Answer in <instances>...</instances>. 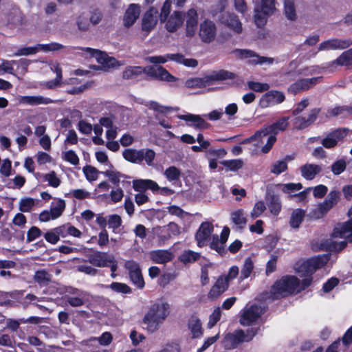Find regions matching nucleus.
Returning <instances> with one entry per match:
<instances>
[{
  "mask_svg": "<svg viewBox=\"0 0 352 352\" xmlns=\"http://www.w3.org/2000/svg\"><path fill=\"white\" fill-rule=\"evenodd\" d=\"M167 60H170L179 64H182L188 67H195L198 62L194 58H186L182 54H166Z\"/></svg>",
  "mask_w": 352,
  "mask_h": 352,
  "instance_id": "58836bf2",
  "label": "nucleus"
},
{
  "mask_svg": "<svg viewBox=\"0 0 352 352\" xmlns=\"http://www.w3.org/2000/svg\"><path fill=\"white\" fill-rule=\"evenodd\" d=\"M149 256L153 262L160 264L168 263L173 258V253L166 250L151 251L149 254Z\"/></svg>",
  "mask_w": 352,
  "mask_h": 352,
  "instance_id": "e433bc0d",
  "label": "nucleus"
},
{
  "mask_svg": "<svg viewBox=\"0 0 352 352\" xmlns=\"http://www.w3.org/2000/svg\"><path fill=\"white\" fill-rule=\"evenodd\" d=\"M178 118L187 122L188 124L198 129H207L209 124L207 123L200 116L191 113L179 115Z\"/></svg>",
  "mask_w": 352,
  "mask_h": 352,
  "instance_id": "72a5a7b5",
  "label": "nucleus"
},
{
  "mask_svg": "<svg viewBox=\"0 0 352 352\" xmlns=\"http://www.w3.org/2000/svg\"><path fill=\"white\" fill-rule=\"evenodd\" d=\"M70 293L77 296L67 297V301L71 306L80 307L84 304V299L87 295V292H80L76 289H72Z\"/></svg>",
  "mask_w": 352,
  "mask_h": 352,
  "instance_id": "79ce46f5",
  "label": "nucleus"
},
{
  "mask_svg": "<svg viewBox=\"0 0 352 352\" xmlns=\"http://www.w3.org/2000/svg\"><path fill=\"white\" fill-rule=\"evenodd\" d=\"M8 23L12 28L22 30L24 28L26 20L19 8H13L8 14L7 18Z\"/></svg>",
  "mask_w": 352,
  "mask_h": 352,
  "instance_id": "cd10ccee",
  "label": "nucleus"
},
{
  "mask_svg": "<svg viewBox=\"0 0 352 352\" xmlns=\"http://www.w3.org/2000/svg\"><path fill=\"white\" fill-rule=\"evenodd\" d=\"M351 219L345 222L338 223L325 245L330 251L338 252L343 250L348 242H352V206L348 211Z\"/></svg>",
  "mask_w": 352,
  "mask_h": 352,
  "instance_id": "f257e3e1",
  "label": "nucleus"
},
{
  "mask_svg": "<svg viewBox=\"0 0 352 352\" xmlns=\"http://www.w3.org/2000/svg\"><path fill=\"white\" fill-rule=\"evenodd\" d=\"M305 212L301 209L294 210L292 214L289 221V225L294 229H298L305 217Z\"/></svg>",
  "mask_w": 352,
  "mask_h": 352,
  "instance_id": "5fc2aeb1",
  "label": "nucleus"
},
{
  "mask_svg": "<svg viewBox=\"0 0 352 352\" xmlns=\"http://www.w3.org/2000/svg\"><path fill=\"white\" fill-rule=\"evenodd\" d=\"M320 78H303L291 85L288 89L289 92L296 94L304 91L315 85Z\"/></svg>",
  "mask_w": 352,
  "mask_h": 352,
  "instance_id": "c85d7f7f",
  "label": "nucleus"
},
{
  "mask_svg": "<svg viewBox=\"0 0 352 352\" xmlns=\"http://www.w3.org/2000/svg\"><path fill=\"white\" fill-rule=\"evenodd\" d=\"M123 157L128 162L140 164V149L127 148L123 151Z\"/></svg>",
  "mask_w": 352,
  "mask_h": 352,
  "instance_id": "13d9d810",
  "label": "nucleus"
},
{
  "mask_svg": "<svg viewBox=\"0 0 352 352\" xmlns=\"http://www.w3.org/2000/svg\"><path fill=\"white\" fill-rule=\"evenodd\" d=\"M230 219L239 228H243L247 223V219L242 209L232 211L230 214Z\"/></svg>",
  "mask_w": 352,
  "mask_h": 352,
  "instance_id": "37998d69",
  "label": "nucleus"
},
{
  "mask_svg": "<svg viewBox=\"0 0 352 352\" xmlns=\"http://www.w3.org/2000/svg\"><path fill=\"white\" fill-rule=\"evenodd\" d=\"M52 279V274L45 270H38L34 275V280L41 287L47 285Z\"/></svg>",
  "mask_w": 352,
  "mask_h": 352,
  "instance_id": "3c124183",
  "label": "nucleus"
},
{
  "mask_svg": "<svg viewBox=\"0 0 352 352\" xmlns=\"http://www.w3.org/2000/svg\"><path fill=\"white\" fill-rule=\"evenodd\" d=\"M340 199V192L336 190H331L324 201L318 204L317 208L312 211V217L315 219L323 217Z\"/></svg>",
  "mask_w": 352,
  "mask_h": 352,
  "instance_id": "9d476101",
  "label": "nucleus"
},
{
  "mask_svg": "<svg viewBox=\"0 0 352 352\" xmlns=\"http://www.w3.org/2000/svg\"><path fill=\"white\" fill-rule=\"evenodd\" d=\"M256 333L257 329L254 328L249 329L246 331L242 329L236 330L232 333H228L225 336L223 339L224 346L227 349H234L242 342L252 340Z\"/></svg>",
  "mask_w": 352,
  "mask_h": 352,
  "instance_id": "1a4fd4ad",
  "label": "nucleus"
},
{
  "mask_svg": "<svg viewBox=\"0 0 352 352\" xmlns=\"http://www.w3.org/2000/svg\"><path fill=\"white\" fill-rule=\"evenodd\" d=\"M157 8L152 6L143 15L142 19V29L150 32L154 29L157 23Z\"/></svg>",
  "mask_w": 352,
  "mask_h": 352,
  "instance_id": "412c9836",
  "label": "nucleus"
},
{
  "mask_svg": "<svg viewBox=\"0 0 352 352\" xmlns=\"http://www.w3.org/2000/svg\"><path fill=\"white\" fill-rule=\"evenodd\" d=\"M20 63L22 67L25 69L27 66L28 65V60L25 59H21L19 61L17 60H3L1 61V63L0 64V71H3L4 72L8 73V74H13L14 67L13 65L16 63Z\"/></svg>",
  "mask_w": 352,
  "mask_h": 352,
  "instance_id": "c03bdc74",
  "label": "nucleus"
},
{
  "mask_svg": "<svg viewBox=\"0 0 352 352\" xmlns=\"http://www.w3.org/2000/svg\"><path fill=\"white\" fill-rule=\"evenodd\" d=\"M106 287L122 294H129L131 292V288L127 285L117 282H113L111 285L106 286Z\"/></svg>",
  "mask_w": 352,
  "mask_h": 352,
  "instance_id": "338daca9",
  "label": "nucleus"
},
{
  "mask_svg": "<svg viewBox=\"0 0 352 352\" xmlns=\"http://www.w3.org/2000/svg\"><path fill=\"white\" fill-rule=\"evenodd\" d=\"M66 207L65 200L62 199H54L51 204L50 211L56 219L60 217L63 213Z\"/></svg>",
  "mask_w": 352,
  "mask_h": 352,
  "instance_id": "8fccbe9b",
  "label": "nucleus"
},
{
  "mask_svg": "<svg viewBox=\"0 0 352 352\" xmlns=\"http://www.w3.org/2000/svg\"><path fill=\"white\" fill-rule=\"evenodd\" d=\"M276 0H261L254 10L255 24L261 28L265 25L267 19L276 11Z\"/></svg>",
  "mask_w": 352,
  "mask_h": 352,
  "instance_id": "0eeeda50",
  "label": "nucleus"
},
{
  "mask_svg": "<svg viewBox=\"0 0 352 352\" xmlns=\"http://www.w3.org/2000/svg\"><path fill=\"white\" fill-rule=\"evenodd\" d=\"M124 265L129 271L130 278L132 282L138 287L142 288L144 285V281L138 263L133 260H129L125 262Z\"/></svg>",
  "mask_w": 352,
  "mask_h": 352,
  "instance_id": "a211bd4d",
  "label": "nucleus"
},
{
  "mask_svg": "<svg viewBox=\"0 0 352 352\" xmlns=\"http://www.w3.org/2000/svg\"><path fill=\"white\" fill-rule=\"evenodd\" d=\"M228 287V284L225 278L219 277L215 284L212 287L209 293L208 298L215 299L222 294Z\"/></svg>",
  "mask_w": 352,
  "mask_h": 352,
  "instance_id": "4c0bfd02",
  "label": "nucleus"
},
{
  "mask_svg": "<svg viewBox=\"0 0 352 352\" xmlns=\"http://www.w3.org/2000/svg\"><path fill=\"white\" fill-rule=\"evenodd\" d=\"M171 4V0H166L164 2L159 18L161 23H165V28L168 32H175L182 26L184 18L180 11H174L170 14Z\"/></svg>",
  "mask_w": 352,
  "mask_h": 352,
  "instance_id": "20e7f679",
  "label": "nucleus"
},
{
  "mask_svg": "<svg viewBox=\"0 0 352 352\" xmlns=\"http://www.w3.org/2000/svg\"><path fill=\"white\" fill-rule=\"evenodd\" d=\"M347 130L345 129H338L328 134L322 141V144L327 148L334 147L338 141L346 136Z\"/></svg>",
  "mask_w": 352,
  "mask_h": 352,
  "instance_id": "7c9ffc66",
  "label": "nucleus"
},
{
  "mask_svg": "<svg viewBox=\"0 0 352 352\" xmlns=\"http://www.w3.org/2000/svg\"><path fill=\"white\" fill-rule=\"evenodd\" d=\"M320 112V109H311L307 116H298L294 119V125L297 129H303L316 120Z\"/></svg>",
  "mask_w": 352,
  "mask_h": 352,
  "instance_id": "bb28decb",
  "label": "nucleus"
},
{
  "mask_svg": "<svg viewBox=\"0 0 352 352\" xmlns=\"http://www.w3.org/2000/svg\"><path fill=\"white\" fill-rule=\"evenodd\" d=\"M221 163L230 171H236L241 168L244 164L243 161L241 159L223 160Z\"/></svg>",
  "mask_w": 352,
  "mask_h": 352,
  "instance_id": "052dcab7",
  "label": "nucleus"
},
{
  "mask_svg": "<svg viewBox=\"0 0 352 352\" xmlns=\"http://www.w3.org/2000/svg\"><path fill=\"white\" fill-rule=\"evenodd\" d=\"M104 175L109 178V179L113 184H118L120 182H127L130 184V182H126L125 179L128 178V177L125 175L122 174L121 173L116 171L115 170H108L102 173Z\"/></svg>",
  "mask_w": 352,
  "mask_h": 352,
  "instance_id": "09e8293b",
  "label": "nucleus"
},
{
  "mask_svg": "<svg viewBox=\"0 0 352 352\" xmlns=\"http://www.w3.org/2000/svg\"><path fill=\"white\" fill-rule=\"evenodd\" d=\"M264 313V309L261 306L252 305L243 309L241 318L240 324L243 326H250L261 316Z\"/></svg>",
  "mask_w": 352,
  "mask_h": 352,
  "instance_id": "f8f14e48",
  "label": "nucleus"
},
{
  "mask_svg": "<svg viewBox=\"0 0 352 352\" xmlns=\"http://www.w3.org/2000/svg\"><path fill=\"white\" fill-rule=\"evenodd\" d=\"M283 14L287 20L295 22L298 19L297 6L295 0H283Z\"/></svg>",
  "mask_w": 352,
  "mask_h": 352,
  "instance_id": "f704fd0d",
  "label": "nucleus"
},
{
  "mask_svg": "<svg viewBox=\"0 0 352 352\" xmlns=\"http://www.w3.org/2000/svg\"><path fill=\"white\" fill-rule=\"evenodd\" d=\"M236 75L226 70L214 72L209 76L202 78H192L185 82L188 88H203L212 85L214 81L234 79Z\"/></svg>",
  "mask_w": 352,
  "mask_h": 352,
  "instance_id": "423d86ee",
  "label": "nucleus"
},
{
  "mask_svg": "<svg viewBox=\"0 0 352 352\" xmlns=\"http://www.w3.org/2000/svg\"><path fill=\"white\" fill-rule=\"evenodd\" d=\"M63 85L74 86L72 89H69L67 91V94L72 95L80 94L91 86V83L89 82L81 84L80 80L76 77H72L65 80L63 81Z\"/></svg>",
  "mask_w": 352,
  "mask_h": 352,
  "instance_id": "2f4dec72",
  "label": "nucleus"
},
{
  "mask_svg": "<svg viewBox=\"0 0 352 352\" xmlns=\"http://www.w3.org/2000/svg\"><path fill=\"white\" fill-rule=\"evenodd\" d=\"M213 232V226L211 223L206 221L203 222L198 230L197 231L195 238L197 245L201 247L205 245L206 242Z\"/></svg>",
  "mask_w": 352,
  "mask_h": 352,
  "instance_id": "c756f323",
  "label": "nucleus"
},
{
  "mask_svg": "<svg viewBox=\"0 0 352 352\" xmlns=\"http://www.w3.org/2000/svg\"><path fill=\"white\" fill-rule=\"evenodd\" d=\"M170 312V305L163 300H159L152 304L142 320L147 331L154 333L157 331Z\"/></svg>",
  "mask_w": 352,
  "mask_h": 352,
  "instance_id": "7ed1b4c3",
  "label": "nucleus"
},
{
  "mask_svg": "<svg viewBox=\"0 0 352 352\" xmlns=\"http://www.w3.org/2000/svg\"><path fill=\"white\" fill-rule=\"evenodd\" d=\"M83 173L89 182L96 181L98 177L99 171L91 166H86L83 168Z\"/></svg>",
  "mask_w": 352,
  "mask_h": 352,
  "instance_id": "774afa93",
  "label": "nucleus"
},
{
  "mask_svg": "<svg viewBox=\"0 0 352 352\" xmlns=\"http://www.w3.org/2000/svg\"><path fill=\"white\" fill-rule=\"evenodd\" d=\"M188 328L193 338H200L203 335V329L200 320L195 316H192L188 320Z\"/></svg>",
  "mask_w": 352,
  "mask_h": 352,
  "instance_id": "a19ab883",
  "label": "nucleus"
},
{
  "mask_svg": "<svg viewBox=\"0 0 352 352\" xmlns=\"http://www.w3.org/2000/svg\"><path fill=\"white\" fill-rule=\"evenodd\" d=\"M164 176L170 182H175L179 180L182 175V171L179 168L175 166H171L167 168L164 173Z\"/></svg>",
  "mask_w": 352,
  "mask_h": 352,
  "instance_id": "6e6d98bb",
  "label": "nucleus"
},
{
  "mask_svg": "<svg viewBox=\"0 0 352 352\" xmlns=\"http://www.w3.org/2000/svg\"><path fill=\"white\" fill-rule=\"evenodd\" d=\"M285 100L282 92L271 91L263 95L260 99L259 104L261 108H267L270 106L280 104Z\"/></svg>",
  "mask_w": 352,
  "mask_h": 352,
  "instance_id": "393cba45",
  "label": "nucleus"
},
{
  "mask_svg": "<svg viewBox=\"0 0 352 352\" xmlns=\"http://www.w3.org/2000/svg\"><path fill=\"white\" fill-rule=\"evenodd\" d=\"M40 52L39 44H37L34 46L30 47H24L19 49L15 53V56H29L35 54Z\"/></svg>",
  "mask_w": 352,
  "mask_h": 352,
  "instance_id": "e2e57ef3",
  "label": "nucleus"
},
{
  "mask_svg": "<svg viewBox=\"0 0 352 352\" xmlns=\"http://www.w3.org/2000/svg\"><path fill=\"white\" fill-rule=\"evenodd\" d=\"M329 260V256L328 254L318 255L303 261L297 267L296 270L298 273L301 274L302 276H305L306 278L311 280L310 276L318 269L325 265Z\"/></svg>",
  "mask_w": 352,
  "mask_h": 352,
  "instance_id": "6e6552de",
  "label": "nucleus"
},
{
  "mask_svg": "<svg viewBox=\"0 0 352 352\" xmlns=\"http://www.w3.org/2000/svg\"><path fill=\"white\" fill-rule=\"evenodd\" d=\"M145 74L159 80H164L167 82H174L176 80L175 77L161 66L146 67Z\"/></svg>",
  "mask_w": 352,
  "mask_h": 352,
  "instance_id": "4be33fe9",
  "label": "nucleus"
},
{
  "mask_svg": "<svg viewBox=\"0 0 352 352\" xmlns=\"http://www.w3.org/2000/svg\"><path fill=\"white\" fill-rule=\"evenodd\" d=\"M76 49L81 50L82 54L86 58H96L104 71L119 68L125 65L124 61L118 60L114 57L110 56L107 53L98 50L91 47H77Z\"/></svg>",
  "mask_w": 352,
  "mask_h": 352,
  "instance_id": "39448f33",
  "label": "nucleus"
},
{
  "mask_svg": "<svg viewBox=\"0 0 352 352\" xmlns=\"http://www.w3.org/2000/svg\"><path fill=\"white\" fill-rule=\"evenodd\" d=\"M155 151L151 148L140 149V164L144 162L148 166L155 167Z\"/></svg>",
  "mask_w": 352,
  "mask_h": 352,
  "instance_id": "ea45409f",
  "label": "nucleus"
},
{
  "mask_svg": "<svg viewBox=\"0 0 352 352\" xmlns=\"http://www.w3.org/2000/svg\"><path fill=\"white\" fill-rule=\"evenodd\" d=\"M18 101L21 104L36 106L40 104H48L53 102V100L49 98L42 96H21L18 98Z\"/></svg>",
  "mask_w": 352,
  "mask_h": 352,
  "instance_id": "c9c22d12",
  "label": "nucleus"
},
{
  "mask_svg": "<svg viewBox=\"0 0 352 352\" xmlns=\"http://www.w3.org/2000/svg\"><path fill=\"white\" fill-rule=\"evenodd\" d=\"M216 35L217 26L213 21L206 19L200 23L199 36L202 42L210 43L214 40Z\"/></svg>",
  "mask_w": 352,
  "mask_h": 352,
  "instance_id": "2eb2a0df",
  "label": "nucleus"
},
{
  "mask_svg": "<svg viewBox=\"0 0 352 352\" xmlns=\"http://www.w3.org/2000/svg\"><path fill=\"white\" fill-rule=\"evenodd\" d=\"M352 114V106H338L329 108L327 112V117L338 116H346Z\"/></svg>",
  "mask_w": 352,
  "mask_h": 352,
  "instance_id": "a18cd8bd",
  "label": "nucleus"
},
{
  "mask_svg": "<svg viewBox=\"0 0 352 352\" xmlns=\"http://www.w3.org/2000/svg\"><path fill=\"white\" fill-rule=\"evenodd\" d=\"M288 120L289 118L283 117L276 122L263 127L254 133V137L253 138L256 137L259 138L262 135L272 134V135H275L279 131H284L287 127Z\"/></svg>",
  "mask_w": 352,
  "mask_h": 352,
  "instance_id": "6ab92c4d",
  "label": "nucleus"
},
{
  "mask_svg": "<svg viewBox=\"0 0 352 352\" xmlns=\"http://www.w3.org/2000/svg\"><path fill=\"white\" fill-rule=\"evenodd\" d=\"M352 45V40L333 38L326 40L319 44L318 51L342 50L349 47Z\"/></svg>",
  "mask_w": 352,
  "mask_h": 352,
  "instance_id": "dca6fc26",
  "label": "nucleus"
},
{
  "mask_svg": "<svg viewBox=\"0 0 352 352\" xmlns=\"http://www.w3.org/2000/svg\"><path fill=\"white\" fill-rule=\"evenodd\" d=\"M311 283L310 278H305L300 282L294 276H284L277 280L272 287L270 292L274 298L286 297L289 295L298 294Z\"/></svg>",
  "mask_w": 352,
  "mask_h": 352,
  "instance_id": "f03ea898",
  "label": "nucleus"
},
{
  "mask_svg": "<svg viewBox=\"0 0 352 352\" xmlns=\"http://www.w3.org/2000/svg\"><path fill=\"white\" fill-rule=\"evenodd\" d=\"M184 16L186 19V35L188 37H192L197 30V11L195 8H191L186 12Z\"/></svg>",
  "mask_w": 352,
  "mask_h": 352,
  "instance_id": "aec40b11",
  "label": "nucleus"
},
{
  "mask_svg": "<svg viewBox=\"0 0 352 352\" xmlns=\"http://www.w3.org/2000/svg\"><path fill=\"white\" fill-rule=\"evenodd\" d=\"M331 64L339 66H352V48L342 52Z\"/></svg>",
  "mask_w": 352,
  "mask_h": 352,
  "instance_id": "49530a36",
  "label": "nucleus"
},
{
  "mask_svg": "<svg viewBox=\"0 0 352 352\" xmlns=\"http://www.w3.org/2000/svg\"><path fill=\"white\" fill-rule=\"evenodd\" d=\"M153 232L160 243H164L171 237L178 236L181 233V228L176 223L171 222L164 226L153 228Z\"/></svg>",
  "mask_w": 352,
  "mask_h": 352,
  "instance_id": "9b49d317",
  "label": "nucleus"
},
{
  "mask_svg": "<svg viewBox=\"0 0 352 352\" xmlns=\"http://www.w3.org/2000/svg\"><path fill=\"white\" fill-rule=\"evenodd\" d=\"M41 177H42L45 182H47L49 185L54 188H57L60 184V179L54 171L41 175Z\"/></svg>",
  "mask_w": 352,
  "mask_h": 352,
  "instance_id": "0e129e2a",
  "label": "nucleus"
},
{
  "mask_svg": "<svg viewBox=\"0 0 352 352\" xmlns=\"http://www.w3.org/2000/svg\"><path fill=\"white\" fill-rule=\"evenodd\" d=\"M287 169V163L285 160H278L271 166L270 171L275 175H280Z\"/></svg>",
  "mask_w": 352,
  "mask_h": 352,
  "instance_id": "69168bd1",
  "label": "nucleus"
},
{
  "mask_svg": "<svg viewBox=\"0 0 352 352\" xmlns=\"http://www.w3.org/2000/svg\"><path fill=\"white\" fill-rule=\"evenodd\" d=\"M141 7L139 4L131 3L123 16V25L126 28L132 26L139 18Z\"/></svg>",
  "mask_w": 352,
  "mask_h": 352,
  "instance_id": "a878e982",
  "label": "nucleus"
},
{
  "mask_svg": "<svg viewBox=\"0 0 352 352\" xmlns=\"http://www.w3.org/2000/svg\"><path fill=\"white\" fill-rule=\"evenodd\" d=\"M232 54L235 57L239 58H251L250 61L253 64L272 65L274 63V58L260 56L254 52L249 50L236 49L232 52Z\"/></svg>",
  "mask_w": 352,
  "mask_h": 352,
  "instance_id": "ddd939ff",
  "label": "nucleus"
},
{
  "mask_svg": "<svg viewBox=\"0 0 352 352\" xmlns=\"http://www.w3.org/2000/svg\"><path fill=\"white\" fill-rule=\"evenodd\" d=\"M268 135H262L259 138L256 137L255 138H253L254 137V134L252 135L251 137L245 139L243 141L244 144L248 143H252L253 145L256 148H260L261 150V152L263 153H267L271 148H272L274 144L275 143L276 140V138L275 135H270L267 139V142L265 145L263 144V140L265 137H267Z\"/></svg>",
  "mask_w": 352,
  "mask_h": 352,
  "instance_id": "f3484780",
  "label": "nucleus"
},
{
  "mask_svg": "<svg viewBox=\"0 0 352 352\" xmlns=\"http://www.w3.org/2000/svg\"><path fill=\"white\" fill-rule=\"evenodd\" d=\"M230 234V229L227 227L223 228L221 236L213 235L210 243V248L215 250L219 254L225 253V246Z\"/></svg>",
  "mask_w": 352,
  "mask_h": 352,
  "instance_id": "5701e85b",
  "label": "nucleus"
},
{
  "mask_svg": "<svg viewBox=\"0 0 352 352\" xmlns=\"http://www.w3.org/2000/svg\"><path fill=\"white\" fill-rule=\"evenodd\" d=\"M253 270L254 263L250 257L246 258L241 269V274L239 278V280L243 281V280L249 278Z\"/></svg>",
  "mask_w": 352,
  "mask_h": 352,
  "instance_id": "864d4df0",
  "label": "nucleus"
},
{
  "mask_svg": "<svg viewBox=\"0 0 352 352\" xmlns=\"http://www.w3.org/2000/svg\"><path fill=\"white\" fill-rule=\"evenodd\" d=\"M268 208L272 214L278 215L281 210V204L280 199L274 195H270L266 197Z\"/></svg>",
  "mask_w": 352,
  "mask_h": 352,
  "instance_id": "de8ad7c7",
  "label": "nucleus"
},
{
  "mask_svg": "<svg viewBox=\"0 0 352 352\" xmlns=\"http://www.w3.org/2000/svg\"><path fill=\"white\" fill-rule=\"evenodd\" d=\"M146 73V67L129 66L122 72V77L125 79H131Z\"/></svg>",
  "mask_w": 352,
  "mask_h": 352,
  "instance_id": "603ef678",
  "label": "nucleus"
},
{
  "mask_svg": "<svg viewBox=\"0 0 352 352\" xmlns=\"http://www.w3.org/2000/svg\"><path fill=\"white\" fill-rule=\"evenodd\" d=\"M219 20L221 24L234 34H239L243 32L242 23L234 13L225 12L220 16Z\"/></svg>",
  "mask_w": 352,
  "mask_h": 352,
  "instance_id": "4468645a",
  "label": "nucleus"
},
{
  "mask_svg": "<svg viewBox=\"0 0 352 352\" xmlns=\"http://www.w3.org/2000/svg\"><path fill=\"white\" fill-rule=\"evenodd\" d=\"M112 340V335L109 332H104L101 336L98 338H91L85 342H87V344L89 342H98L102 346H107L111 344Z\"/></svg>",
  "mask_w": 352,
  "mask_h": 352,
  "instance_id": "bf43d9fd",
  "label": "nucleus"
},
{
  "mask_svg": "<svg viewBox=\"0 0 352 352\" xmlns=\"http://www.w3.org/2000/svg\"><path fill=\"white\" fill-rule=\"evenodd\" d=\"M37 201L31 197L22 198L19 201V208L22 212H30L36 204Z\"/></svg>",
  "mask_w": 352,
  "mask_h": 352,
  "instance_id": "4d7b16f0",
  "label": "nucleus"
},
{
  "mask_svg": "<svg viewBox=\"0 0 352 352\" xmlns=\"http://www.w3.org/2000/svg\"><path fill=\"white\" fill-rule=\"evenodd\" d=\"M199 256L197 252L192 250H186L179 256V260L184 264L191 263L196 261Z\"/></svg>",
  "mask_w": 352,
  "mask_h": 352,
  "instance_id": "680f3d73",
  "label": "nucleus"
},
{
  "mask_svg": "<svg viewBox=\"0 0 352 352\" xmlns=\"http://www.w3.org/2000/svg\"><path fill=\"white\" fill-rule=\"evenodd\" d=\"M322 170L321 164L307 163L300 168L301 176L307 180H312Z\"/></svg>",
  "mask_w": 352,
  "mask_h": 352,
  "instance_id": "473e14b6",
  "label": "nucleus"
},
{
  "mask_svg": "<svg viewBox=\"0 0 352 352\" xmlns=\"http://www.w3.org/2000/svg\"><path fill=\"white\" fill-rule=\"evenodd\" d=\"M88 262L98 267H104L114 262V256L105 252L96 251L88 256Z\"/></svg>",
  "mask_w": 352,
  "mask_h": 352,
  "instance_id": "b1692460",
  "label": "nucleus"
}]
</instances>
